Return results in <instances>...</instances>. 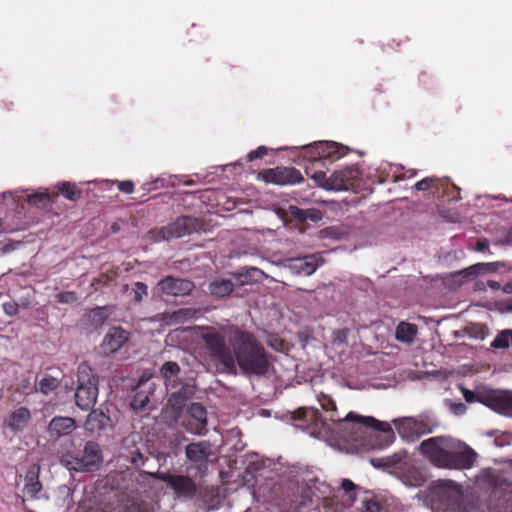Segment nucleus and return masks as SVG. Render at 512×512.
<instances>
[{"label": "nucleus", "mask_w": 512, "mask_h": 512, "mask_svg": "<svg viewBox=\"0 0 512 512\" xmlns=\"http://www.w3.org/2000/svg\"><path fill=\"white\" fill-rule=\"evenodd\" d=\"M158 478L166 482L179 495H189L194 492L195 485L192 480L185 476H175L161 473Z\"/></svg>", "instance_id": "obj_12"}, {"label": "nucleus", "mask_w": 512, "mask_h": 512, "mask_svg": "<svg viewBox=\"0 0 512 512\" xmlns=\"http://www.w3.org/2000/svg\"><path fill=\"white\" fill-rule=\"evenodd\" d=\"M265 153H266V148L261 146V147L257 148L256 150L251 151L248 154V158H249V160L252 161L256 158L262 157Z\"/></svg>", "instance_id": "obj_41"}, {"label": "nucleus", "mask_w": 512, "mask_h": 512, "mask_svg": "<svg viewBox=\"0 0 512 512\" xmlns=\"http://www.w3.org/2000/svg\"><path fill=\"white\" fill-rule=\"evenodd\" d=\"M489 248V242L486 239H481L476 243L475 250L476 251H484Z\"/></svg>", "instance_id": "obj_45"}, {"label": "nucleus", "mask_w": 512, "mask_h": 512, "mask_svg": "<svg viewBox=\"0 0 512 512\" xmlns=\"http://www.w3.org/2000/svg\"><path fill=\"white\" fill-rule=\"evenodd\" d=\"M148 402V397L147 396H143L141 397L140 399H138L137 397H135L131 403V405L133 406V408L135 409H142L146 403Z\"/></svg>", "instance_id": "obj_40"}, {"label": "nucleus", "mask_w": 512, "mask_h": 512, "mask_svg": "<svg viewBox=\"0 0 512 512\" xmlns=\"http://www.w3.org/2000/svg\"><path fill=\"white\" fill-rule=\"evenodd\" d=\"M31 418L30 411L25 407L16 409L10 415L7 425L14 432L22 431L28 424Z\"/></svg>", "instance_id": "obj_19"}, {"label": "nucleus", "mask_w": 512, "mask_h": 512, "mask_svg": "<svg viewBox=\"0 0 512 512\" xmlns=\"http://www.w3.org/2000/svg\"><path fill=\"white\" fill-rule=\"evenodd\" d=\"M58 459L67 470L80 473L96 471L103 462L98 444L92 441L83 442L76 436L60 445Z\"/></svg>", "instance_id": "obj_2"}, {"label": "nucleus", "mask_w": 512, "mask_h": 512, "mask_svg": "<svg viewBox=\"0 0 512 512\" xmlns=\"http://www.w3.org/2000/svg\"><path fill=\"white\" fill-rule=\"evenodd\" d=\"M289 212L295 219L301 222H304L307 219L313 222H318L323 218L322 212L314 208L303 210L297 206L291 205L289 206Z\"/></svg>", "instance_id": "obj_23"}, {"label": "nucleus", "mask_w": 512, "mask_h": 512, "mask_svg": "<svg viewBox=\"0 0 512 512\" xmlns=\"http://www.w3.org/2000/svg\"><path fill=\"white\" fill-rule=\"evenodd\" d=\"M462 393H463V396L465 398V400L469 403H472L474 401L477 400V397L475 395V393L471 390H468V389H462Z\"/></svg>", "instance_id": "obj_43"}, {"label": "nucleus", "mask_w": 512, "mask_h": 512, "mask_svg": "<svg viewBox=\"0 0 512 512\" xmlns=\"http://www.w3.org/2000/svg\"><path fill=\"white\" fill-rule=\"evenodd\" d=\"M60 193L70 201H76L81 197V190L78 189L74 184L69 182H63L59 184Z\"/></svg>", "instance_id": "obj_28"}, {"label": "nucleus", "mask_w": 512, "mask_h": 512, "mask_svg": "<svg viewBox=\"0 0 512 512\" xmlns=\"http://www.w3.org/2000/svg\"><path fill=\"white\" fill-rule=\"evenodd\" d=\"M378 511V505L376 502L369 501L365 505L364 512H377Z\"/></svg>", "instance_id": "obj_46"}, {"label": "nucleus", "mask_w": 512, "mask_h": 512, "mask_svg": "<svg viewBox=\"0 0 512 512\" xmlns=\"http://www.w3.org/2000/svg\"><path fill=\"white\" fill-rule=\"evenodd\" d=\"M502 311L503 312H512V298L504 303Z\"/></svg>", "instance_id": "obj_48"}, {"label": "nucleus", "mask_w": 512, "mask_h": 512, "mask_svg": "<svg viewBox=\"0 0 512 512\" xmlns=\"http://www.w3.org/2000/svg\"><path fill=\"white\" fill-rule=\"evenodd\" d=\"M487 285L493 289V290H498L500 289V284L497 282V281H494V280H489L487 282Z\"/></svg>", "instance_id": "obj_49"}, {"label": "nucleus", "mask_w": 512, "mask_h": 512, "mask_svg": "<svg viewBox=\"0 0 512 512\" xmlns=\"http://www.w3.org/2000/svg\"><path fill=\"white\" fill-rule=\"evenodd\" d=\"M57 299L61 303L70 304L77 301V295L72 291H66L59 293Z\"/></svg>", "instance_id": "obj_37"}, {"label": "nucleus", "mask_w": 512, "mask_h": 512, "mask_svg": "<svg viewBox=\"0 0 512 512\" xmlns=\"http://www.w3.org/2000/svg\"><path fill=\"white\" fill-rule=\"evenodd\" d=\"M486 405L500 413L512 410V393L494 391L488 396Z\"/></svg>", "instance_id": "obj_16"}, {"label": "nucleus", "mask_w": 512, "mask_h": 512, "mask_svg": "<svg viewBox=\"0 0 512 512\" xmlns=\"http://www.w3.org/2000/svg\"><path fill=\"white\" fill-rule=\"evenodd\" d=\"M359 170L357 167L350 166L342 170L333 172L330 175L332 191H346L350 188L353 181L357 178Z\"/></svg>", "instance_id": "obj_11"}, {"label": "nucleus", "mask_w": 512, "mask_h": 512, "mask_svg": "<svg viewBox=\"0 0 512 512\" xmlns=\"http://www.w3.org/2000/svg\"><path fill=\"white\" fill-rule=\"evenodd\" d=\"M180 368L175 362H166L160 369L161 376L170 381L178 375Z\"/></svg>", "instance_id": "obj_31"}, {"label": "nucleus", "mask_w": 512, "mask_h": 512, "mask_svg": "<svg viewBox=\"0 0 512 512\" xmlns=\"http://www.w3.org/2000/svg\"><path fill=\"white\" fill-rule=\"evenodd\" d=\"M314 146L320 149L318 154L325 157L339 153V150L343 149V147L336 142H319L314 143Z\"/></svg>", "instance_id": "obj_30"}, {"label": "nucleus", "mask_w": 512, "mask_h": 512, "mask_svg": "<svg viewBox=\"0 0 512 512\" xmlns=\"http://www.w3.org/2000/svg\"><path fill=\"white\" fill-rule=\"evenodd\" d=\"M260 176L264 182L275 185H291L303 180L298 170L287 167L268 169L263 171Z\"/></svg>", "instance_id": "obj_7"}, {"label": "nucleus", "mask_w": 512, "mask_h": 512, "mask_svg": "<svg viewBox=\"0 0 512 512\" xmlns=\"http://www.w3.org/2000/svg\"><path fill=\"white\" fill-rule=\"evenodd\" d=\"M212 359L220 372L236 373V364L244 373L264 374L268 368L266 355L253 337L241 331H235L229 339V347L216 332L203 335Z\"/></svg>", "instance_id": "obj_1"}, {"label": "nucleus", "mask_w": 512, "mask_h": 512, "mask_svg": "<svg viewBox=\"0 0 512 512\" xmlns=\"http://www.w3.org/2000/svg\"><path fill=\"white\" fill-rule=\"evenodd\" d=\"M270 346L276 350H282L283 343L281 340L275 338L273 341L270 342Z\"/></svg>", "instance_id": "obj_47"}, {"label": "nucleus", "mask_w": 512, "mask_h": 512, "mask_svg": "<svg viewBox=\"0 0 512 512\" xmlns=\"http://www.w3.org/2000/svg\"><path fill=\"white\" fill-rule=\"evenodd\" d=\"M235 287V283L229 279H216L209 284L211 295L216 297H226L230 295Z\"/></svg>", "instance_id": "obj_22"}, {"label": "nucleus", "mask_w": 512, "mask_h": 512, "mask_svg": "<svg viewBox=\"0 0 512 512\" xmlns=\"http://www.w3.org/2000/svg\"><path fill=\"white\" fill-rule=\"evenodd\" d=\"M194 386L193 385H185L182 387L180 391L173 392L171 398L169 399V403L172 407H176V409L180 410L181 406L178 403V400L181 398H188L194 394Z\"/></svg>", "instance_id": "obj_29"}, {"label": "nucleus", "mask_w": 512, "mask_h": 512, "mask_svg": "<svg viewBox=\"0 0 512 512\" xmlns=\"http://www.w3.org/2000/svg\"><path fill=\"white\" fill-rule=\"evenodd\" d=\"M128 340V333L120 327L111 328L102 342L105 352L118 351Z\"/></svg>", "instance_id": "obj_13"}, {"label": "nucleus", "mask_w": 512, "mask_h": 512, "mask_svg": "<svg viewBox=\"0 0 512 512\" xmlns=\"http://www.w3.org/2000/svg\"><path fill=\"white\" fill-rule=\"evenodd\" d=\"M27 200L32 205L41 206L49 202L50 196L46 192H40L28 196Z\"/></svg>", "instance_id": "obj_35"}, {"label": "nucleus", "mask_w": 512, "mask_h": 512, "mask_svg": "<svg viewBox=\"0 0 512 512\" xmlns=\"http://www.w3.org/2000/svg\"><path fill=\"white\" fill-rule=\"evenodd\" d=\"M450 437H433L421 442L418 450L433 464L445 468L449 450Z\"/></svg>", "instance_id": "obj_4"}, {"label": "nucleus", "mask_w": 512, "mask_h": 512, "mask_svg": "<svg viewBox=\"0 0 512 512\" xmlns=\"http://www.w3.org/2000/svg\"><path fill=\"white\" fill-rule=\"evenodd\" d=\"M321 233H323V234H325V235H329V231H328V230H322V232H321Z\"/></svg>", "instance_id": "obj_52"}, {"label": "nucleus", "mask_w": 512, "mask_h": 512, "mask_svg": "<svg viewBox=\"0 0 512 512\" xmlns=\"http://www.w3.org/2000/svg\"><path fill=\"white\" fill-rule=\"evenodd\" d=\"M41 489V484L34 476V473L31 476H26L25 483V491L28 495L34 497Z\"/></svg>", "instance_id": "obj_33"}, {"label": "nucleus", "mask_w": 512, "mask_h": 512, "mask_svg": "<svg viewBox=\"0 0 512 512\" xmlns=\"http://www.w3.org/2000/svg\"><path fill=\"white\" fill-rule=\"evenodd\" d=\"M503 291H504V293H506V294H511V293H512V283H506V284L503 286Z\"/></svg>", "instance_id": "obj_50"}, {"label": "nucleus", "mask_w": 512, "mask_h": 512, "mask_svg": "<svg viewBox=\"0 0 512 512\" xmlns=\"http://www.w3.org/2000/svg\"><path fill=\"white\" fill-rule=\"evenodd\" d=\"M510 345H512V329L500 331L491 342V347L496 349H506Z\"/></svg>", "instance_id": "obj_26"}, {"label": "nucleus", "mask_w": 512, "mask_h": 512, "mask_svg": "<svg viewBox=\"0 0 512 512\" xmlns=\"http://www.w3.org/2000/svg\"><path fill=\"white\" fill-rule=\"evenodd\" d=\"M447 465L449 469H467L473 465L476 453L465 443L450 438Z\"/></svg>", "instance_id": "obj_5"}, {"label": "nucleus", "mask_w": 512, "mask_h": 512, "mask_svg": "<svg viewBox=\"0 0 512 512\" xmlns=\"http://www.w3.org/2000/svg\"><path fill=\"white\" fill-rule=\"evenodd\" d=\"M451 410L455 413V414H462L465 412L466 410V407L463 403H454V404H451Z\"/></svg>", "instance_id": "obj_44"}, {"label": "nucleus", "mask_w": 512, "mask_h": 512, "mask_svg": "<svg viewBox=\"0 0 512 512\" xmlns=\"http://www.w3.org/2000/svg\"><path fill=\"white\" fill-rule=\"evenodd\" d=\"M504 266L501 262L477 263L459 272L464 278L474 279L479 275L494 273L499 267Z\"/></svg>", "instance_id": "obj_17"}, {"label": "nucleus", "mask_w": 512, "mask_h": 512, "mask_svg": "<svg viewBox=\"0 0 512 512\" xmlns=\"http://www.w3.org/2000/svg\"><path fill=\"white\" fill-rule=\"evenodd\" d=\"M311 178L315 182V184L327 191H332V184L330 180V176H326V174L323 171H317L315 172Z\"/></svg>", "instance_id": "obj_32"}, {"label": "nucleus", "mask_w": 512, "mask_h": 512, "mask_svg": "<svg viewBox=\"0 0 512 512\" xmlns=\"http://www.w3.org/2000/svg\"><path fill=\"white\" fill-rule=\"evenodd\" d=\"M78 382L79 385L75 393L76 404L82 410H88L96 403L98 380L92 374L90 367L83 364L78 368Z\"/></svg>", "instance_id": "obj_3"}, {"label": "nucleus", "mask_w": 512, "mask_h": 512, "mask_svg": "<svg viewBox=\"0 0 512 512\" xmlns=\"http://www.w3.org/2000/svg\"><path fill=\"white\" fill-rule=\"evenodd\" d=\"M75 428L76 424L73 418L57 416L50 421L48 433L51 437L59 438L70 434Z\"/></svg>", "instance_id": "obj_15"}, {"label": "nucleus", "mask_w": 512, "mask_h": 512, "mask_svg": "<svg viewBox=\"0 0 512 512\" xmlns=\"http://www.w3.org/2000/svg\"><path fill=\"white\" fill-rule=\"evenodd\" d=\"M417 326L407 322L398 324L395 331V338L402 343H411L417 335Z\"/></svg>", "instance_id": "obj_24"}, {"label": "nucleus", "mask_w": 512, "mask_h": 512, "mask_svg": "<svg viewBox=\"0 0 512 512\" xmlns=\"http://www.w3.org/2000/svg\"><path fill=\"white\" fill-rule=\"evenodd\" d=\"M189 414L195 421L191 430L196 434H202L207 424V415L205 408L199 403H192L189 407Z\"/></svg>", "instance_id": "obj_20"}, {"label": "nucleus", "mask_w": 512, "mask_h": 512, "mask_svg": "<svg viewBox=\"0 0 512 512\" xmlns=\"http://www.w3.org/2000/svg\"><path fill=\"white\" fill-rule=\"evenodd\" d=\"M430 183H431V179L430 178H425V179H422L420 181H418L415 185H414V188L417 190V191H426L429 189L430 187Z\"/></svg>", "instance_id": "obj_38"}, {"label": "nucleus", "mask_w": 512, "mask_h": 512, "mask_svg": "<svg viewBox=\"0 0 512 512\" xmlns=\"http://www.w3.org/2000/svg\"><path fill=\"white\" fill-rule=\"evenodd\" d=\"M322 265V260L317 255H310L304 258L289 259L285 267L295 275H312L318 267Z\"/></svg>", "instance_id": "obj_8"}, {"label": "nucleus", "mask_w": 512, "mask_h": 512, "mask_svg": "<svg viewBox=\"0 0 512 512\" xmlns=\"http://www.w3.org/2000/svg\"><path fill=\"white\" fill-rule=\"evenodd\" d=\"M394 425L399 435L410 442L415 441L421 435L427 432L426 426L422 421L414 418H403L394 421Z\"/></svg>", "instance_id": "obj_9"}, {"label": "nucleus", "mask_w": 512, "mask_h": 512, "mask_svg": "<svg viewBox=\"0 0 512 512\" xmlns=\"http://www.w3.org/2000/svg\"><path fill=\"white\" fill-rule=\"evenodd\" d=\"M344 420L358 422L364 426H369L376 430H381L384 432L391 431V427L387 423H382L372 417H364V416H361V415H358V414H355L352 412L348 413Z\"/></svg>", "instance_id": "obj_21"}, {"label": "nucleus", "mask_w": 512, "mask_h": 512, "mask_svg": "<svg viewBox=\"0 0 512 512\" xmlns=\"http://www.w3.org/2000/svg\"><path fill=\"white\" fill-rule=\"evenodd\" d=\"M119 189L126 194H130L134 191V184L131 181H123L119 184Z\"/></svg>", "instance_id": "obj_39"}, {"label": "nucleus", "mask_w": 512, "mask_h": 512, "mask_svg": "<svg viewBox=\"0 0 512 512\" xmlns=\"http://www.w3.org/2000/svg\"><path fill=\"white\" fill-rule=\"evenodd\" d=\"M158 286L164 294L170 296L188 295L194 288L191 281L174 278L172 276H167L159 281Z\"/></svg>", "instance_id": "obj_10"}, {"label": "nucleus", "mask_w": 512, "mask_h": 512, "mask_svg": "<svg viewBox=\"0 0 512 512\" xmlns=\"http://www.w3.org/2000/svg\"><path fill=\"white\" fill-rule=\"evenodd\" d=\"M5 230H6V229L4 228L3 223H2V221L0 220V233L5 232Z\"/></svg>", "instance_id": "obj_51"}, {"label": "nucleus", "mask_w": 512, "mask_h": 512, "mask_svg": "<svg viewBox=\"0 0 512 512\" xmlns=\"http://www.w3.org/2000/svg\"><path fill=\"white\" fill-rule=\"evenodd\" d=\"M186 455L196 464H203L211 455L210 445L206 442L189 444L186 447Z\"/></svg>", "instance_id": "obj_18"}, {"label": "nucleus", "mask_w": 512, "mask_h": 512, "mask_svg": "<svg viewBox=\"0 0 512 512\" xmlns=\"http://www.w3.org/2000/svg\"><path fill=\"white\" fill-rule=\"evenodd\" d=\"M109 423V418L101 411H92L86 420L85 427L88 431L96 432L105 428Z\"/></svg>", "instance_id": "obj_25"}, {"label": "nucleus", "mask_w": 512, "mask_h": 512, "mask_svg": "<svg viewBox=\"0 0 512 512\" xmlns=\"http://www.w3.org/2000/svg\"><path fill=\"white\" fill-rule=\"evenodd\" d=\"M196 314L197 312L192 309H180L173 312L172 314H168L166 316V321L168 324L182 323L188 319L193 318Z\"/></svg>", "instance_id": "obj_27"}, {"label": "nucleus", "mask_w": 512, "mask_h": 512, "mask_svg": "<svg viewBox=\"0 0 512 512\" xmlns=\"http://www.w3.org/2000/svg\"><path fill=\"white\" fill-rule=\"evenodd\" d=\"M454 493H458V489L456 487L453 488Z\"/></svg>", "instance_id": "obj_53"}, {"label": "nucleus", "mask_w": 512, "mask_h": 512, "mask_svg": "<svg viewBox=\"0 0 512 512\" xmlns=\"http://www.w3.org/2000/svg\"><path fill=\"white\" fill-rule=\"evenodd\" d=\"M342 489L350 493L356 489V485L349 479H343L341 483Z\"/></svg>", "instance_id": "obj_42"}, {"label": "nucleus", "mask_w": 512, "mask_h": 512, "mask_svg": "<svg viewBox=\"0 0 512 512\" xmlns=\"http://www.w3.org/2000/svg\"><path fill=\"white\" fill-rule=\"evenodd\" d=\"M235 285L245 286L261 282L264 278H268L262 270L256 267H245L233 273Z\"/></svg>", "instance_id": "obj_14"}, {"label": "nucleus", "mask_w": 512, "mask_h": 512, "mask_svg": "<svg viewBox=\"0 0 512 512\" xmlns=\"http://www.w3.org/2000/svg\"><path fill=\"white\" fill-rule=\"evenodd\" d=\"M200 226L199 221L195 218L181 217L161 229V238L163 240H170L184 237L193 232H197Z\"/></svg>", "instance_id": "obj_6"}, {"label": "nucleus", "mask_w": 512, "mask_h": 512, "mask_svg": "<svg viewBox=\"0 0 512 512\" xmlns=\"http://www.w3.org/2000/svg\"><path fill=\"white\" fill-rule=\"evenodd\" d=\"M58 382L53 377H45L41 379L38 385V389L43 394H48L56 389Z\"/></svg>", "instance_id": "obj_34"}, {"label": "nucleus", "mask_w": 512, "mask_h": 512, "mask_svg": "<svg viewBox=\"0 0 512 512\" xmlns=\"http://www.w3.org/2000/svg\"><path fill=\"white\" fill-rule=\"evenodd\" d=\"M133 291L135 301H141L147 295V286L142 282H136Z\"/></svg>", "instance_id": "obj_36"}]
</instances>
